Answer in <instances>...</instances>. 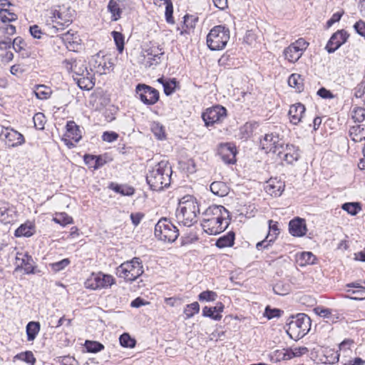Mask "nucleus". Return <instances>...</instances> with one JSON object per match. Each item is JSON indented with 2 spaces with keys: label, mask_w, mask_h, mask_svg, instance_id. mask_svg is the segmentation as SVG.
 Returning a JSON list of instances; mask_svg holds the SVG:
<instances>
[{
  "label": "nucleus",
  "mask_w": 365,
  "mask_h": 365,
  "mask_svg": "<svg viewBox=\"0 0 365 365\" xmlns=\"http://www.w3.org/2000/svg\"><path fill=\"white\" fill-rule=\"evenodd\" d=\"M202 215V227L210 235H216L224 232L231 220L230 212L222 205H210Z\"/></svg>",
  "instance_id": "f257e3e1"
},
{
  "label": "nucleus",
  "mask_w": 365,
  "mask_h": 365,
  "mask_svg": "<svg viewBox=\"0 0 365 365\" xmlns=\"http://www.w3.org/2000/svg\"><path fill=\"white\" fill-rule=\"evenodd\" d=\"M172 168L167 161H160L148 171L146 182L154 191L162 190L170 185Z\"/></svg>",
  "instance_id": "f03ea898"
},
{
  "label": "nucleus",
  "mask_w": 365,
  "mask_h": 365,
  "mask_svg": "<svg viewBox=\"0 0 365 365\" xmlns=\"http://www.w3.org/2000/svg\"><path fill=\"white\" fill-rule=\"evenodd\" d=\"M200 213L198 203L195 197L190 195L185 196L179 202L176 211V217L179 222L184 226L190 227L197 222V217Z\"/></svg>",
  "instance_id": "7ed1b4c3"
},
{
  "label": "nucleus",
  "mask_w": 365,
  "mask_h": 365,
  "mask_svg": "<svg viewBox=\"0 0 365 365\" xmlns=\"http://www.w3.org/2000/svg\"><path fill=\"white\" fill-rule=\"evenodd\" d=\"M311 319L304 313L291 316L284 327L287 334L292 339L297 341L304 337L311 329Z\"/></svg>",
  "instance_id": "20e7f679"
},
{
  "label": "nucleus",
  "mask_w": 365,
  "mask_h": 365,
  "mask_svg": "<svg viewBox=\"0 0 365 365\" xmlns=\"http://www.w3.org/2000/svg\"><path fill=\"white\" fill-rule=\"evenodd\" d=\"M230 39V30L225 26H214L207 36V45L211 51L223 49Z\"/></svg>",
  "instance_id": "39448f33"
},
{
  "label": "nucleus",
  "mask_w": 365,
  "mask_h": 365,
  "mask_svg": "<svg viewBox=\"0 0 365 365\" xmlns=\"http://www.w3.org/2000/svg\"><path fill=\"white\" fill-rule=\"evenodd\" d=\"M142 261L139 257H134L130 261L122 263L116 269L117 275L127 281H135L143 273Z\"/></svg>",
  "instance_id": "423d86ee"
},
{
  "label": "nucleus",
  "mask_w": 365,
  "mask_h": 365,
  "mask_svg": "<svg viewBox=\"0 0 365 365\" xmlns=\"http://www.w3.org/2000/svg\"><path fill=\"white\" fill-rule=\"evenodd\" d=\"M155 236L167 242H175L179 236V230L170 220L161 218L155 226Z\"/></svg>",
  "instance_id": "0eeeda50"
},
{
  "label": "nucleus",
  "mask_w": 365,
  "mask_h": 365,
  "mask_svg": "<svg viewBox=\"0 0 365 365\" xmlns=\"http://www.w3.org/2000/svg\"><path fill=\"white\" fill-rule=\"evenodd\" d=\"M309 46V43L302 38H300L285 48L283 56L289 63H296L303 55Z\"/></svg>",
  "instance_id": "6e6552de"
},
{
  "label": "nucleus",
  "mask_w": 365,
  "mask_h": 365,
  "mask_svg": "<svg viewBox=\"0 0 365 365\" xmlns=\"http://www.w3.org/2000/svg\"><path fill=\"white\" fill-rule=\"evenodd\" d=\"M135 96L147 106L155 104L160 98V94L157 89L144 83H138L136 86Z\"/></svg>",
  "instance_id": "1a4fd4ad"
},
{
  "label": "nucleus",
  "mask_w": 365,
  "mask_h": 365,
  "mask_svg": "<svg viewBox=\"0 0 365 365\" xmlns=\"http://www.w3.org/2000/svg\"><path fill=\"white\" fill-rule=\"evenodd\" d=\"M275 155L280 160L285 161L287 164H292L299 158V150L294 145H286L275 142Z\"/></svg>",
  "instance_id": "9d476101"
},
{
  "label": "nucleus",
  "mask_w": 365,
  "mask_h": 365,
  "mask_svg": "<svg viewBox=\"0 0 365 365\" xmlns=\"http://www.w3.org/2000/svg\"><path fill=\"white\" fill-rule=\"evenodd\" d=\"M226 116V108L220 105L207 108L202 114V118L207 127L222 122Z\"/></svg>",
  "instance_id": "9b49d317"
},
{
  "label": "nucleus",
  "mask_w": 365,
  "mask_h": 365,
  "mask_svg": "<svg viewBox=\"0 0 365 365\" xmlns=\"http://www.w3.org/2000/svg\"><path fill=\"white\" fill-rule=\"evenodd\" d=\"M86 287L91 289H106L115 284V279L112 275L102 272L93 273L86 282Z\"/></svg>",
  "instance_id": "f8f14e48"
},
{
  "label": "nucleus",
  "mask_w": 365,
  "mask_h": 365,
  "mask_svg": "<svg viewBox=\"0 0 365 365\" xmlns=\"http://www.w3.org/2000/svg\"><path fill=\"white\" fill-rule=\"evenodd\" d=\"M0 138L4 140L5 145L9 148H15L25 143L24 135L11 128H4L0 133Z\"/></svg>",
  "instance_id": "ddd939ff"
},
{
  "label": "nucleus",
  "mask_w": 365,
  "mask_h": 365,
  "mask_svg": "<svg viewBox=\"0 0 365 365\" xmlns=\"http://www.w3.org/2000/svg\"><path fill=\"white\" fill-rule=\"evenodd\" d=\"M349 36V34L345 30H338L331 35L326 45L325 49L329 53L335 52L341 45L346 42Z\"/></svg>",
  "instance_id": "4468645a"
},
{
  "label": "nucleus",
  "mask_w": 365,
  "mask_h": 365,
  "mask_svg": "<svg viewBox=\"0 0 365 365\" xmlns=\"http://www.w3.org/2000/svg\"><path fill=\"white\" fill-rule=\"evenodd\" d=\"M217 153L225 163H235L237 149L232 143H220L217 148Z\"/></svg>",
  "instance_id": "2eb2a0df"
},
{
  "label": "nucleus",
  "mask_w": 365,
  "mask_h": 365,
  "mask_svg": "<svg viewBox=\"0 0 365 365\" xmlns=\"http://www.w3.org/2000/svg\"><path fill=\"white\" fill-rule=\"evenodd\" d=\"M145 53V57L147 58L146 66L148 67L159 65L165 53L163 48L155 44L146 48Z\"/></svg>",
  "instance_id": "dca6fc26"
},
{
  "label": "nucleus",
  "mask_w": 365,
  "mask_h": 365,
  "mask_svg": "<svg viewBox=\"0 0 365 365\" xmlns=\"http://www.w3.org/2000/svg\"><path fill=\"white\" fill-rule=\"evenodd\" d=\"M51 14V21L53 24H56L53 26L57 29L63 30L65 27L68 26L73 21L71 14L66 10L54 9Z\"/></svg>",
  "instance_id": "f3484780"
},
{
  "label": "nucleus",
  "mask_w": 365,
  "mask_h": 365,
  "mask_svg": "<svg viewBox=\"0 0 365 365\" xmlns=\"http://www.w3.org/2000/svg\"><path fill=\"white\" fill-rule=\"evenodd\" d=\"M73 80L81 90L89 91L95 86L94 74L92 70L88 71V68L81 76H78Z\"/></svg>",
  "instance_id": "a211bd4d"
},
{
  "label": "nucleus",
  "mask_w": 365,
  "mask_h": 365,
  "mask_svg": "<svg viewBox=\"0 0 365 365\" xmlns=\"http://www.w3.org/2000/svg\"><path fill=\"white\" fill-rule=\"evenodd\" d=\"M63 64L69 73H73V78L81 76L87 68L86 62L81 59H65Z\"/></svg>",
  "instance_id": "6ab92c4d"
},
{
  "label": "nucleus",
  "mask_w": 365,
  "mask_h": 365,
  "mask_svg": "<svg viewBox=\"0 0 365 365\" xmlns=\"http://www.w3.org/2000/svg\"><path fill=\"white\" fill-rule=\"evenodd\" d=\"M290 234L294 237H302L306 235L307 225L304 219L297 217L289 223Z\"/></svg>",
  "instance_id": "aec40b11"
},
{
  "label": "nucleus",
  "mask_w": 365,
  "mask_h": 365,
  "mask_svg": "<svg viewBox=\"0 0 365 365\" xmlns=\"http://www.w3.org/2000/svg\"><path fill=\"white\" fill-rule=\"evenodd\" d=\"M346 287L349 288L346 292L354 296L346 295V298L353 300L365 299V287H363L359 282H351L347 284Z\"/></svg>",
  "instance_id": "412c9836"
},
{
  "label": "nucleus",
  "mask_w": 365,
  "mask_h": 365,
  "mask_svg": "<svg viewBox=\"0 0 365 365\" xmlns=\"http://www.w3.org/2000/svg\"><path fill=\"white\" fill-rule=\"evenodd\" d=\"M124 9L123 1L121 0H110L107 9L110 14V19L112 21H118L122 16Z\"/></svg>",
  "instance_id": "4be33fe9"
},
{
  "label": "nucleus",
  "mask_w": 365,
  "mask_h": 365,
  "mask_svg": "<svg viewBox=\"0 0 365 365\" xmlns=\"http://www.w3.org/2000/svg\"><path fill=\"white\" fill-rule=\"evenodd\" d=\"M14 210L5 201H0V222L4 224L11 223L14 220Z\"/></svg>",
  "instance_id": "5701e85b"
},
{
  "label": "nucleus",
  "mask_w": 365,
  "mask_h": 365,
  "mask_svg": "<svg viewBox=\"0 0 365 365\" xmlns=\"http://www.w3.org/2000/svg\"><path fill=\"white\" fill-rule=\"evenodd\" d=\"M305 110L304 106L300 103L291 106L288 113L290 123L297 125L301 121Z\"/></svg>",
  "instance_id": "b1692460"
},
{
  "label": "nucleus",
  "mask_w": 365,
  "mask_h": 365,
  "mask_svg": "<svg viewBox=\"0 0 365 365\" xmlns=\"http://www.w3.org/2000/svg\"><path fill=\"white\" fill-rule=\"evenodd\" d=\"M295 259L299 266L304 267L314 264L317 261V257L311 252H302L296 254Z\"/></svg>",
  "instance_id": "393cba45"
},
{
  "label": "nucleus",
  "mask_w": 365,
  "mask_h": 365,
  "mask_svg": "<svg viewBox=\"0 0 365 365\" xmlns=\"http://www.w3.org/2000/svg\"><path fill=\"white\" fill-rule=\"evenodd\" d=\"M224 305L220 302L215 307H205L202 309V316L218 321L222 318L220 313L223 311Z\"/></svg>",
  "instance_id": "a878e982"
},
{
  "label": "nucleus",
  "mask_w": 365,
  "mask_h": 365,
  "mask_svg": "<svg viewBox=\"0 0 365 365\" xmlns=\"http://www.w3.org/2000/svg\"><path fill=\"white\" fill-rule=\"evenodd\" d=\"M35 233V225L33 222L27 221L21 225L14 232V235L17 237H29Z\"/></svg>",
  "instance_id": "bb28decb"
},
{
  "label": "nucleus",
  "mask_w": 365,
  "mask_h": 365,
  "mask_svg": "<svg viewBox=\"0 0 365 365\" xmlns=\"http://www.w3.org/2000/svg\"><path fill=\"white\" fill-rule=\"evenodd\" d=\"M235 234L233 231H230L227 234L219 237L215 242V246L220 249L231 247L235 244Z\"/></svg>",
  "instance_id": "cd10ccee"
},
{
  "label": "nucleus",
  "mask_w": 365,
  "mask_h": 365,
  "mask_svg": "<svg viewBox=\"0 0 365 365\" xmlns=\"http://www.w3.org/2000/svg\"><path fill=\"white\" fill-rule=\"evenodd\" d=\"M210 191L216 196L224 197L229 193V187L222 181H215L211 183Z\"/></svg>",
  "instance_id": "c85d7f7f"
},
{
  "label": "nucleus",
  "mask_w": 365,
  "mask_h": 365,
  "mask_svg": "<svg viewBox=\"0 0 365 365\" xmlns=\"http://www.w3.org/2000/svg\"><path fill=\"white\" fill-rule=\"evenodd\" d=\"M21 265L24 266V272L27 274L40 272L36 269L33 257L27 253L24 255L21 259Z\"/></svg>",
  "instance_id": "c756f323"
},
{
  "label": "nucleus",
  "mask_w": 365,
  "mask_h": 365,
  "mask_svg": "<svg viewBox=\"0 0 365 365\" xmlns=\"http://www.w3.org/2000/svg\"><path fill=\"white\" fill-rule=\"evenodd\" d=\"M66 127L69 138H71L75 142H78L81 139L80 128L74 121H68Z\"/></svg>",
  "instance_id": "7c9ffc66"
},
{
  "label": "nucleus",
  "mask_w": 365,
  "mask_h": 365,
  "mask_svg": "<svg viewBox=\"0 0 365 365\" xmlns=\"http://www.w3.org/2000/svg\"><path fill=\"white\" fill-rule=\"evenodd\" d=\"M41 329L38 322H29L26 327L28 341H33L36 339Z\"/></svg>",
  "instance_id": "2f4dec72"
},
{
  "label": "nucleus",
  "mask_w": 365,
  "mask_h": 365,
  "mask_svg": "<svg viewBox=\"0 0 365 365\" xmlns=\"http://www.w3.org/2000/svg\"><path fill=\"white\" fill-rule=\"evenodd\" d=\"M110 187L115 192L123 196H132L135 193V188L128 185L111 183Z\"/></svg>",
  "instance_id": "473e14b6"
},
{
  "label": "nucleus",
  "mask_w": 365,
  "mask_h": 365,
  "mask_svg": "<svg viewBox=\"0 0 365 365\" xmlns=\"http://www.w3.org/2000/svg\"><path fill=\"white\" fill-rule=\"evenodd\" d=\"M151 131L153 135L158 140H163L165 138V127L159 122H153L150 127Z\"/></svg>",
  "instance_id": "72a5a7b5"
},
{
  "label": "nucleus",
  "mask_w": 365,
  "mask_h": 365,
  "mask_svg": "<svg viewBox=\"0 0 365 365\" xmlns=\"http://www.w3.org/2000/svg\"><path fill=\"white\" fill-rule=\"evenodd\" d=\"M34 92L36 98L41 100L49 98L51 94L50 88L45 85L36 86V90Z\"/></svg>",
  "instance_id": "f704fd0d"
},
{
  "label": "nucleus",
  "mask_w": 365,
  "mask_h": 365,
  "mask_svg": "<svg viewBox=\"0 0 365 365\" xmlns=\"http://www.w3.org/2000/svg\"><path fill=\"white\" fill-rule=\"evenodd\" d=\"M21 360L25 361L31 365H34L36 363V359L34 356V354L31 351H26L24 352H21L17 354L14 357V361Z\"/></svg>",
  "instance_id": "c9c22d12"
},
{
  "label": "nucleus",
  "mask_w": 365,
  "mask_h": 365,
  "mask_svg": "<svg viewBox=\"0 0 365 365\" xmlns=\"http://www.w3.org/2000/svg\"><path fill=\"white\" fill-rule=\"evenodd\" d=\"M273 134H265L264 138L260 140V148L262 150H264L266 153L271 152L272 148H274L273 140Z\"/></svg>",
  "instance_id": "e433bc0d"
},
{
  "label": "nucleus",
  "mask_w": 365,
  "mask_h": 365,
  "mask_svg": "<svg viewBox=\"0 0 365 365\" xmlns=\"http://www.w3.org/2000/svg\"><path fill=\"white\" fill-rule=\"evenodd\" d=\"M85 346L89 353H98L104 349V345L97 341L86 340Z\"/></svg>",
  "instance_id": "4c0bfd02"
},
{
  "label": "nucleus",
  "mask_w": 365,
  "mask_h": 365,
  "mask_svg": "<svg viewBox=\"0 0 365 365\" xmlns=\"http://www.w3.org/2000/svg\"><path fill=\"white\" fill-rule=\"evenodd\" d=\"M288 84L290 87L294 88L300 92L303 87L301 76L297 73L292 74L288 78Z\"/></svg>",
  "instance_id": "58836bf2"
},
{
  "label": "nucleus",
  "mask_w": 365,
  "mask_h": 365,
  "mask_svg": "<svg viewBox=\"0 0 365 365\" xmlns=\"http://www.w3.org/2000/svg\"><path fill=\"white\" fill-rule=\"evenodd\" d=\"M53 220L61 226H66L73 223V218L66 212H61L56 215Z\"/></svg>",
  "instance_id": "ea45409f"
},
{
  "label": "nucleus",
  "mask_w": 365,
  "mask_h": 365,
  "mask_svg": "<svg viewBox=\"0 0 365 365\" xmlns=\"http://www.w3.org/2000/svg\"><path fill=\"white\" fill-rule=\"evenodd\" d=\"M120 344L125 348H134L136 344L135 339L131 338L129 334L123 333L119 337Z\"/></svg>",
  "instance_id": "a19ab883"
},
{
  "label": "nucleus",
  "mask_w": 365,
  "mask_h": 365,
  "mask_svg": "<svg viewBox=\"0 0 365 365\" xmlns=\"http://www.w3.org/2000/svg\"><path fill=\"white\" fill-rule=\"evenodd\" d=\"M341 208L353 216L361 210L359 202H346L342 205Z\"/></svg>",
  "instance_id": "79ce46f5"
},
{
  "label": "nucleus",
  "mask_w": 365,
  "mask_h": 365,
  "mask_svg": "<svg viewBox=\"0 0 365 365\" xmlns=\"http://www.w3.org/2000/svg\"><path fill=\"white\" fill-rule=\"evenodd\" d=\"M111 35L114 39L117 50L119 53H122L125 45L124 36L120 32L116 31H112Z\"/></svg>",
  "instance_id": "37998d69"
},
{
  "label": "nucleus",
  "mask_w": 365,
  "mask_h": 365,
  "mask_svg": "<svg viewBox=\"0 0 365 365\" xmlns=\"http://www.w3.org/2000/svg\"><path fill=\"white\" fill-rule=\"evenodd\" d=\"M351 117L354 122L361 123L365 120V108L354 107L351 110Z\"/></svg>",
  "instance_id": "c03bdc74"
},
{
  "label": "nucleus",
  "mask_w": 365,
  "mask_h": 365,
  "mask_svg": "<svg viewBox=\"0 0 365 365\" xmlns=\"http://www.w3.org/2000/svg\"><path fill=\"white\" fill-rule=\"evenodd\" d=\"M199 311L200 305L198 302H195L186 305V307L184 309V314L186 315V319H190L195 314H197Z\"/></svg>",
  "instance_id": "a18cd8bd"
},
{
  "label": "nucleus",
  "mask_w": 365,
  "mask_h": 365,
  "mask_svg": "<svg viewBox=\"0 0 365 365\" xmlns=\"http://www.w3.org/2000/svg\"><path fill=\"white\" fill-rule=\"evenodd\" d=\"M179 164L181 169L187 173L192 174L196 172V165L193 159L180 161Z\"/></svg>",
  "instance_id": "49530a36"
},
{
  "label": "nucleus",
  "mask_w": 365,
  "mask_h": 365,
  "mask_svg": "<svg viewBox=\"0 0 365 365\" xmlns=\"http://www.w3.org/2000/svg\"><path fill=\"white\" fill-rule=\"evenodd\" d=\"M290 359L291 355L289 353V348L275 350V362H280Z\"/></svg>",
  "instance_id": "de8ad7c7"
},
{
  "label": "nucleus",
  "mask_w": 365,
  "mask_h": 365,
  "mask_svg": "<svg viewBox=\"0 0 365 365\" xmlns=\"http://www.w3.org/2000/svg\"><path fill=\"white\" fill-rule=\"evenodd\" d=\"M270 234L269 233L264 240L258 242L256 245V248L257 250H269V249L272 246V242L274 241V239L271 237L269 239Z\"/></svg>",
  "instance_id": "09e8293b"
},
{
  "label": "nucleus",
  "mask_w": 365,
  "mask_h": 365,
  "mask_svg": "<svg viewBox=\"0 0 365 365\" xmlns=\"http://www.w3.org/2000/svg\"><path fill=\"white\" fill-rule=\"evenodd\" d=\"M177 84L178 81L175 78L169 79L168 80V81L165 82L163 83V89L165 94L166 96H170L173 94L175 91Z\"/></svg>",
  "instance_id": "8fccbe9b"
},
{
  "label": "nucleus",
  "mask_w": 365,
  "mask_h": 365,
  "mask_svg": "<svg viewBox=\"0 0 365 365\" xmlns=\"http://www.w3.org/2000/svg\"><path fill=\"white\" fill-rule=\"evenodd\" d=\"M34 126L36 129L43 130L44 129V125L46 123V117L43 113L38 112L36 113L33 117Z\"/></svg>",
  "instance_id": "3c124183"
},
{
  "label": "nucleus",
  "mask_w": 365,
  "mask_h": 365,
  "mask_svg": "<svg viewBox=\"0 0 365 365\" xmlns=\"http://www.w3.org/2000/svg\"><path fill=\"white\" fill-rule=\"evenodd\" d=\"M165 5V16L166 21L169 24H173L174 19L173 16V2L171 0H165V2L164 3Z\"/></svg>",
  "instance_id": "603ef678"
},
{
  "label": "nucleus",
  "mask_w": 365,
  "mask_h": 365,
  "mask_svg": "<svg viewBox=\"0 0 365 365\" xmlns=\"http://www.w3.org/2000/svg\"><path fill=\"white\" fill-rule=\"evenodd\" d=\"M217 294L213 291L206 290L198 295V299L201 302H213L216 299Z\"/></svg>",
  "instance_id": "864d4df0"
},
{
  "label": "nucleus",
  "mask_w": 365,
  "mask_h": 365,
  "mask_svg": "<svg viewBox=\"0 0 365 365\" xmlns=\"http://www.w3.org/2000/svg\"><path fill=\"white\" fill-rule=\"evenodd\" d=\"M70 260L68 258H65L61 261L51 263L50 264L51 268L52 270L55 272H60L63 269H64L68 264H70Z\"/></svg>",
  "instance_id": "5fc2aeb1"
},
{
  "label": "nucleus",
  "mask_w": 365,
  "mask_h": 365,
  "mask_svg": "<svg viewBox=\"0 0 365 365\" xmlns=\"http://www.w3.org/2000/svg\"><path fill=\"white\" fill-rule=\"evenodd\" d=\"M309 350L305 346L295 347L294 349L289 348V353L291 359L294 357H299L304 354L308 353Z\"/></svg>",
  "instance_id": "6e6d98bb"
},
{
  "label": "nucleus",
  "mask_w": 365,
  "mask_h": 365,
  "mask_svg": "<svg viewBox=\"0 0 365 365\" xmlns=\"http://www.w3.org/2000/svg\"><path fill=\"white\" fill-rule=\"evenodd\" d=\"M183 19L184 25L187 29H194L196 22L198 21V17L188 14L185 15Z\"/></svg>",
  "instance_id": "4d7b16f0"
},
{
  "label": "nucleus",
  "mask_w": 365,
  "mask_h": 365,
  "mask_svg": "<svg viewBox=\"0 0 365 365\" xmlns=\"http://www.w3.org/2000/svg\"><path fill=\"white\" fill-rule=\"evenodd\" d=\"M79 38V36L77 35V34L71 33V31H68L61 36L62 41L64 43L65 46L68 45V43H71V41H74L75 40H77Z\"/></svg>",
  "instance_id": "13d9d810"
},
{
  "label": "nucleus",
  "mask_w": 365,
  "mask_h": 365,
  "mask_svg": "<svg viewBox=\"0 0 365 365\" xmlns=\"http://www.w3.org/2000/svg\"><path fill=\"white\" fill-rule=\"evenodd\" d=\"M25 45L24 39L19 36L15 38L12 43L13 48L16 52H21V51H24V46Z\"/></svg>",
  "instance_id": "bf43d9fd"
},
{
  "label": "nucleus",
  "mask_w": 365,
  "mask_h": 365,
  "mask_svg": "<svg viewBox=\"0 0 365 365\" xmlns=\"http://www.w3.org/2000/svg\"><path fill=\"white\" fill-rule=\"evenodd\" d=\"M118 138V135L113 131H106L103 133L102 139L103 140L108 143H112L116 140Z\"/></svg>",
  "instance_id": "052dcab7"
},
{
  "label": "nucleus",
  "mask_w": 365,
  "mask_h": 365,
  "mask_svg": "<svg viewBox=\"0 0 365 365\" xmlns=\"http://www.w3.org/2000/svg\"><path fill=\"white\" fill-rule=\"evenodd\" d=\"M354 30L360 36L365 37V22L359 20L354 25Z\"/></svg>",
  "instance_id": "680f3d73"
},
{
  "label": "nucleus",
  "mask_w": 365,
  "mask_h": 365,
  "mask_svg": "<svg viewBox=\"0 0 365 365\" xmlns=\"http://www.w3.org/2000/svg\"><path fill=\"white\" fill-rule=\"evenodd\" d=\"M317 95L324 99H331L334 97L329 90H327L324 87H322L318 90Z\"/></svg>",
  "instance_id": "e2e57ef3"
},
{
  "label": "nucleus",
  "mask_w": 365,
  "mask_h": 365,
  "mask_svg": "<svg viewBox=\"0 0 365 365\" xmlns=\"http://www.w3.org/2000/svg\"><path fill=\"white\" fill-rule=\"evenodd\" d=\"M315 310L319 316L326 317L329 319L334 317L332 310L330 309L317 307Z\"/></svg>",
  "instance_id": "0e129e2a"
},
{
  "label": "nucleus",
  "mask_w": 365,
  "mask_h": 365,
  "mask_svg": "<svg viewBox=\"0 0 365 365\" xmlns=\"http://www.w3.org/2000/svg\"><path fill=\"white\" fill-rule=\"evenodd\" d=\"M95 155H90V154H86L83 156V160L85 164L90 168H93L95 167Z\"/></svg>",
  "instance_id": "69168bd1"
},
{
  "label": "nucleus",
  "mask_w": 365,
  "mask_h": 365,
  "mask_svg": "<svg viewBox=\"0 0 365 365\" xmlns=\"http://www.w3.org/2000/svg\"><path fill=\"white\" fill-rule=\"evenodd\" d=\"M30 34L31 35L37 39H40L41 38V34H43L41 29L37 25H34L30 26Z\"/></svg>",
  "instance_id": "338daca9"
},
{
  "label": "nucleus",
  "mask_w": 365,
  "mask_h": 365,
  "mask_svg": "<svg viewBox=\"0 0 365 365\" xmlns=\"http://www.w3.org/2000/svg\"><path fill=\"white\" fill-rule=\"evenodd\" d=\"M143 217H144V214H143L141 212H135V213L130 214V220L132 221V223L135 226H138L140 224V222L142 220V219L143 218Z\"/></svg>",
  "instance_id": "774afa93"
}]
</instances>
